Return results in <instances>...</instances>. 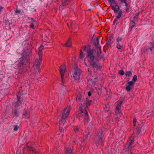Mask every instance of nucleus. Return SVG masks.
<instances>
[{
    "label": "nucleus",
    "mask_w": 154,
    "mask_h": 154,
    "mask_svg": "<svg viewBox=\"0 0 154 154\" xmlns=\"http://www.w3.org/2000/svg\"><path fill=\"white\" fill-rule=\"evenodd\" d=\"M87 57L89 58L88 62L90 66L96 70L100 69L101 67L99 66L98 61L94 56L93 50L87 48Z\"/></svg>",
    "instance_id": "1"
},
{
    "label": "nucleus",
    "mask_w": 154,
    "mask_h": 154,
    "mask_svg": "<svg viewBox=\"0 0 154 154\" xmlns=\"http://www.w3.org/2000/svg\"><path fill=\"white\" fill-rule=\"evenodd\" d=\"M38 56H39L38 57H40L42 58V51H38Z\"/></svg>",
    "instance_id": "40"
},
{
    "label": "nucleus",
    "mask_w": 154,
    "mask_h": 154,
    "mask_svg": "<svg viewBox=\"0 0 154 154\" xmlns=\"http://www.w3.org/2000/svg\"><path fill=\"white\" fill-rule=\"evenodd\" d=\"M20 64L22 65H26V63H28L29 62V57H25V56H22V57L20 58Z\"/></svg>",
    "instance_id": "6"
},
{
    "label": "nucleus",
    "mask_w": 154,
    "mask_h": 154,
    "mask_svg": "<svg viewBox=\"0 0 154 154\" xmlns=\"http://www.w3.org/2000/svg\"><path fill=\"white\" fill-rule=\"evenodd\" d=\"M35 25V24H34L33 23H32L30 25V27L32 29H34Z\"/></svg>",
    "instance_id": "46"
},
{
    "label": "nucleus",
    "mask_w": 154,
    "mask_h": 154,
    "mask_svg": "<svg viewBox=\"0 0 154 154\" xmlns=\"http://www.w3.org/2000/svg\"><path fill=\"white\" fill-rule=\"evenodd\" d=\"M87 98H86V105L87 106H89L91 103V100H88V101L87 100Z\"/></svg>",
    "instance_id": "33"
},
{
    "label": "nucleus",
    "mask_w": 154,
    "mask_h": 154,
    "mask_svg": "<svg viewBox=\"0 0 154 154\" xmlns=\"http://www.w3.org/2000/svg\"><path fill=\"white\" fill-rule=\"evenodd\" d=\"M26 147L24 148V151H26L28 152H29L31 151L33 152H35V149L32 146L31 143L30 142L27 143L26 145Z\"/></svg>",
    "instance_id": "7"
},
{
    "label": "nucleus",
    "mask_w": 154,
    "mask_h": 154,
    "mask_svg": "<svg viewBox=\"0 0 154 154\" xmlns=\"http://www.w3.org/2000/svg\"><path fill=\"white\" fill-rule=\"evenodd\" d=\"M137 80V76L136 75H134V76L133 77L132 80L133 82H135Z\"/></svg>",
    "instance_id": "37"
},
{
    "label": "nucleus",
    "mask_w": 154,
    "mask_h": 154,
    "mask_svg": "<svg viewBox=\"0 0 154 154\" xmlns=\"http://www.w3.org/2000/svg\"><path fill=\"white\" fill-rule=\"evenodd\" d=\"M120 106L118 105H117V106H116V109H120Z\"/></svg>",
    "instance_id": "50"
},
{
    "label": "nucleus",
    "mask_w": 154,
    "mask_h": 154,
    "mask_svg": "<svg viewBox=\"0 0 154 154\" xmlns=\"http://www.w3.org/2000/svg\"><path fill=\"white\" fill-rule=\"evenodd\" d=\"M88 74V75H91L92 72L91 71H90L88 68L87 69Z\"/></svg>",
    "instance_id": "48"
},
{
    "label": "nucleus",
    "mask_w": 154,
    "mask_h": 154,
    "mask_svg": "<svg viewBox=\"0 0 154 154\" xmlns=\"http://www.w3.org/2000/svg\"><path fill=\"white\" fill-rule=\"evenodd\" d=\"M44 48V46L42 45H41L38 48V51H42V50Z\"/></svg>",
    "instance_id": "42"
},
{
    "label": "nucleus",
    "mask_w": 154,
    "mask_h": 154,
    "mask_svg": "<svg viewBox=\"0 0 154 154\" xmlns=\"http://www.w3.org/2000/svg\"><path fill=\"white\" fill-rule=\"evenodd\" d=\"M99 43L98 38L97 37L94 42L95 46L96 48L97 49H98L99 47H99Z\"/></svg>",
    "instance_id": "22"
},
{
    "label": "nucleus",
    "mask_w": 154,
    "mask_h": 154,
    "mask_svg": "<svg viewBox=\"0 0 154 154\" xmlns=\"http://www.w3.org/2000/svg\"><path fill=\"white\" fill-rule=\"evenodd\" d=\"M119 73L121 75H124V72L123 70H121L119 71Z\"/></svg>",
    "instance_id": "44"
},
{
    "label": "nucleus",
    "mask_w": 154,
    "mask_h": 154,
    "mask_svg": "<svg viewBox=\"0 0 154 154\" xmlns=\"http://www.w3.org/2000/svg\"><path fill=\"white\" fill-rule=\"evenodd\" d=\"M120 109H116L115 110V112L116 115H118L120 112Z\"/></svg>",
    "instance_id": "35"
},
{
    "label": "nucleus",
    "mask_w": 154,
    "mask_h": 154,
    "mask_svg": "<svg viewBox=\"0 0 154 154\" xmlns=\"http://www.w3.org/2000/svg\"><path fill=\"white\" fill-rule=\"evenodd\" d=\"M23 116H24L25 118H28L29 117V113L28 111L24 110L23 113Z\"/></svg>",
    "instance_id": "21"
},
{
    "label": "nucleus",
    "mask_w": 154,
    "mask_h": 154,
    "mask_svg": "<svg viewBox=\"0 0 154 154\" xmlns=\"http://www.w3.org/2000/svg\"><path fill=\"white\" fill-rule=\"evenodd\" d=\"M75 131L76 132L79 131V128L77 127H75L74 128Z\"/></svg>",
    "instance_id": "47"
},
{
    "label": "nucleus",
    "mask_w": 154,
    "mask_h": 154,
    "mask_svg": "<svg viewBox=\"0 0 154 154\" xmlns=\"http://www.w3.org/2000/svg\"><path fill=\"white\" fill-rule=\"evenodd\" d=\"M69 0H62V3L60 6L59 9L60 10H62L65 8L68 4Z\"/></svg>",
    "instance_id": "9"
},
{
    "label": "nucleus",
    "mask_w": 154,
    "mask_h": 154,
    "mask_svg": "<svg viewBox=\"0 0 154 154\" xmlns=\"http://www.w3.org/2000/svg\"><path fill=\"white\" fill-rule=\"evenodd\" d=\"M70 38L66 42V43L65 44L63 45L66 46V47H70L71 45V42L70 41Z\"/></svg>",
    "instance_id": "23"
},
{
    "label": "nucleus",
    "mask_w": 154,
    "mask_h": 154,
    "mask_svg": "<svg viewBox=\"0 0 154 154\" xmlns=\"http://www.w3.org/2000/svg\"><path fill=\"white\" fill-rule=\"evenodd\" d=\"M116 47L118 49H121L122 50H124L123 47L121 46L119 43H117Z\"/></svg>",
    "instance_id": "28"
},
{
    "label": "nucleus",
    "mask_w": 154,
    "mask_h": 154,
    "mask_svg": "<svg viewBox=\"0 0 154 154\" xmlns=\"http://www.w3.org/2000/svg\"><path fill=\"white\" fill-rule=\"evenodd\" d=\"M61 125H62V126L60 125V132H62V131H63V129L62 128V126H63V125H64V124L63 125V123H62Z\"/></svg>",
    "instance_id": "38"
},
{
    "label": "nucleus",
    "mask_w": 154,
    "mask_h": 154,
    "mask_svg": "<svg viewBox=\"0 0 154 154\" xmlns=\"http://www.w3.org/2000/svg\"><path fill=\"white\" fill-rule=\"evenodd\" d=\"M66 69H60V72L61 75V78L64 77V74Z\"/></svg>",
    "instance_id": "25"
},
{
    "label": "nucleus",
    "mask_w": 154,
    "mask_h": 154,
    "mask_svg": "<svg viewBox=\"0 0 154 154\" xmlns=\"http://www.w3.org/2000/svg\"><path fill=\"white\" fill-rule=\"evenodd\" d=\"M133 142V140H129L127 142L125 146V148L126 149V150H125V151L128 150L130 145L132 144Z\"/></svg>",
    "instance_id": "15"
},
{
    "label": "nucleus",
    "mask_w": 154,
    "mask_h": 154,
    "mask_svg": "<svg viewBox=\"0 0 154 154\" xmlns=\"http://www.w3.org/2000/svg\"><path fill=\"white\" fill-rule=\"evenodd\" d=\"M42 60V58L41 57H38V60L37 62H36V63L33 66L34 68H35L36 69H37L36 73L38 75V72L39 70V65L40 64V62Z\"/></svg>",
    "instance_id": "10"
},
{
    "label": "nucleus",
    "mask_w": 154,
    "mask_h": 154,
    "mask_svg": "<svg viewBox=\"0 0 154 154\" xmlns=\"http://www.w3.org/2000/svg\"><path fill=\"white\" fill-rule=\"evenodd\" d=\"M110 6L112 7V9L114 10L115 13H116L119 10V7L117 5H116L115 6H113L112 4L110 5Z\"/></svg>",
    "instance_id": "17"
},
{
    "label": "nucleus",
    "mask_w": 154,
    "mask_h": 154,
    "mask_svg": "<svg viewBox=\"0 0 154 154\" xmlns=\"http://www.w3.org/2000/svg\"><path fill=\"white\" fill-rule=\"evenodd\" d=\"M71 107H69L68 108H66L64 109L63 110L61 111V119L59 122V124L60 125L63 123V125L66 122V119L69 116L70 112L71 110Z\"/></svg>",
    "instance_id": "2"
},
{
    "label": "nucleus",
    "mask_w": 154,
    "mask_h": 154,
    "mask_svg": "<svg viewBox=\"0 0 154 154\" xmlns=\"http://www.w3.org/2000/svg\"><path fill=\"white\" fill-rule=\"evenodd\" d=\"M138 15H136L132 18H131V21L134 24H135V22L138 21Z\"/></svg>",
    "instance_id": "20"
},
{
    "label": "nucleus",
    "mask_w": 154,
    "mask_h": 154,
    "mask_svg": "<svg viewBox=\"0 0 154 154\" xmlns=\"http://www.w3.org/2000/svg\"><path fill=\"white\" fill-rule=\"evenodd\" d=\"M122 39L121 38L118 37L117 38V40L118 42V43H119V42L121 41Z\"/></svg>",
    "instance_id": "49"
},
{
    "label": "nucleus",
    "mask_w": 154,
    "mask_h": 154,
    "mask_svg": "<svg viewBox=\"0 0 154 154\" xmlns=\"http://www.w3.org/2000/svg\"><path fill=\"white\" fill-rule=\"evenodd\" d=\"M109 2L111 3V4H112L113 3L116 4V1L115 0H108Z\"/></svg>",
    "instance_id": "41"
},
{
    "label": "nucleus",
    "mask_w": 154,
    "mask_h": 154,
    "mask_svg": "<svg viewBox=\"0 0 154 154\" xmlns=\"http://www.w3.org/2000/svg\"><path fill=\"white\" fill-rule=\"evenodd\" d=\"M31 20L33 21V22L35 23L36 22V21L33 18H31Z\"/></svg>",
    "instance_id": "53"
},
{
    "label": "nucleus",
    "mask_w": 154,
    "mask_h": 154,
    "mask_svg": "<svg viewBox=\"0 0 154 154\" xmlns=\"http://www.w3.org/2000/svg\"><path fill=\"white\" fill-rule=\"evenodd\" d=\"M125 74L126 76L128 77H131L132 75V73L130 71L126 72Z\"/></svg>",
    "instance_id": "26"
},
{
    "label": "nucleus",
    "mask_w": 154,
    "mask_h": 154,
    "mask_svg": "<svg viewBox=\"0 0 154 154\" xmlns=\"http://www.w3.org/2000/svg\"><path fill=\"white\" fill-rule=\"evenodd\" d=\"M84 63H85V65L86 66H88V65H87V64L85 62H85H84Z\"/></svg>",
    "instance_id": "59"
},
{
    "label": "nucleus",
    "mask_w": 154,
    "mask_h": 154,
    "mask_svg": "<svg viewBox=\"0 0 154 154\" xmlns=\"http://www.w3.org/2000/svg\"><path fill=\"white\" fill-rule=\"evenodd\" d=\"M76 100L79 102H82L84 100V97L82 95L80 94H79L77 96Z\"/></svg>",
    "instance_id": "12"
},
{
    "label": "nucleus",
    "mask_w": 154,
    "mask_h": 154,
    "mask_svg": "<svg viewBox=\"0 0 154 154\" xmlns=\"http://www.w3.org/2000/svg\"><path fill=\"white\" fill-rule=\"evenodd\" d=\"M79 108L80 109L82 113H83V111H84V109H83V105L82 103H80L79 104Z\"/></svg>",
    "instance_id": "29"
},
{
    "label": "nucleus",
    "mask_w": 154,
    "mask_h": 154,
    "mask_svg": "<svg viewBox=\"0 0 154 154\" xmlns=\"http://www.w3.org/2000/svg\"><path fill=\"white\" fill-rule=\"evenodd\" d=\"M154 47V44L151 43V44H150V46L149 47V48H148V49H149L150 50L152 51V49ZM147 50V49H146V50Z\"/></svg>",
    "instance_id": "34"
},
{
    "label": "nucleus",
    "mask_w": 154,
    "mask_h": 154,
    "mask_svg": "<svg viewBox=\"0 0 154 154\" xmlns=\"http://www.w3.org/2000/svg\"><path fill=\"white\" fill-rule=\"evenodd\" d=\"M88 95L89 96H90L91 95V93L90 92H89L88 93Z\"/></svg>",
    "instance_id": "55"
},
{
    "label": "nucleus",
    "mask_w": 154,
    "mask_h": 154,
    "mask_svg": "<svg viewBox=\"0 0 154 154\" xmlns=\"http://www.w3.org/2000/svg\"><path fill=\"white\" fill-rule=\"evenodd\" d=\"M134 83L132 81H129L127 83V85L126 86L125 89L127 92L130 91L133 88Z\"/></svg>",
    "instance_id": "11"
},
{
    "label": "nucleus",
    "mask_w": 154,
    "mask_h": 154,
    "mask_svg": "<svg viewBox=\"0 0 154 154\" xmlns=\"http://www.w3.org/2000/svg\"><path fill=\"white\" fill-rule=\"evenodd\" d=\"M72 148L71 147H69L67 148L66 151V154H73L72 152Z\"/></svg>",
    "instance_id": "19"
},
{
    "label": "nucleus",
    "mask_w": 154,
    "mask_h": 154,
    "mask_svg": "<svg viewBox=\"0 0 154 154\" xmlns=\"http://www.w3.org/2000/svg\"><path fill=\"white\" fill-rule=\"evenodd\" d=\"M73 72V77L75 80H79L80 79V75L82 71L77 67L74 68Z\"/></svg>",
    "instance_id": "4"
},
{
    "label": "nucleus",
    "mask_w": 154,
    "mask_h": 154,
    "mask_svg": "<svg viewBox=\"0 0 154 154\" xmlns=\"http://www.w3.org/2000/svg\"><path fill=\"white\" fill-rule=\"evenodd\" d=\"M95 52L97 53V56L100 59L104 60V53L105 52H102L101 51L100 47H99L98 49L94 50Z\"/></svg>",
    "instance_id": "5"
},
{
    "label": "nucleus",
    "mask_w": 154,
    "mask_h": 154,
    "mask_svg": "<svg viewBox=\"0 0 154 154\" xmlns=\"http://www.w3.org/2000/svg\"><path fill=\"white\" fill-rule=\"evenodd\" d=\"M20 113V111L17 108H15V109L13 110L12 111V114H14L15 117H16L19 116Z\"/></svg>",
    "instance_id": "14"
},
{
    "label": "nucleus",
    "mask_w": 154,
    "mask_h": 154,
    "mask_svg": "<svg viewBox=\"0 0 154 154\" xmlns=\"http://www.w3.org/2000/svg\"><path fill=\"white\" fill-rule=\"evenodd\" d=\"M21 10L17 9L15 11V13L16 14H20L21 12Z\"/></svg>",
    "instance_id": "45"
},
{
    "label": "nucleus",
    "mask_w": 154,
    "mask_h": 154,
    "mask_svg": "<svg viewBox=\"0 0 154 154\" xmlns=\"http://www.w3.org/2000/svg\"><path fill=\"white\" fill-rule=\"evenodd\" d=\"M61 78V85L64 86V77H63L62 78Z\"/></svg>",
    "instance_id": "43"
},
{
    "label": "nucleus",
    "mask_w": 154,
    "mask_h": 154,
    "mask_svg": "<svg viewBox=\"0 0 154 154\" xmlns=\"http://www.w3.org/2000/svg\"><path fill=\"white\" fill-rule=\"evenodd\" d=\"M36 71H37V69H35V72L33 73L32 74V76H34V78H35V77L36 76H37L38 75H39V72H38V75H37V73H36Z\"/></svg>",
    "instance_id": "30"
},
{
    "label": "nucleus",
    "mask_w": 154,
    "mask_h": 154,
    "mask_svg": "<svg viewBox=\"0 0 154 154\" xmlns=\"http://www.w3.org/2000/svg\"><path fill=\"white\" fill-rule=\"evenodd\" d=\"M122 101H120L119 103H121V104H122Z\"/></svg>",
    "instance_id": "60"
},
{
    "label": "nucleus",
    "mask_w": 154,
    "mask_h": 154,
    "mask_svg": "<svg viewBox=\"0 0 154 154\" xmlns=\"http://www.w3.org/2000/svg\"><path fill=\"white\" fill-rule=\"evenodd\" d=\"M98 78L97 76H96V77H95V78H94V79L96 80Z\"/></svg>",
    "instance_id": "56"
},
{
    "label": "nucleus",
    "mask_w": 154,
    "mask_h": 154,
    "mask_svg": "<svg viewBox=\"0 0 154 154\" xmlns=\"http://www.w3.org/2000/svg\"><path fill=\"white\" fill-rule=\"evenodd\" d=\"M131 154H134V153L133 152H131Z\"/></svg>",
    "instance_id": "63"
},
{
    "label": "nucleus",
    "mask_w": 154,
    "mask_h": 154,
    "mask_svg": "<svg viewBox=\"0 0 154 154\" xmlns=\"http://www.w3.org/2000/svg\"><path fill=\"white\" fill-rule=\"evenodd\" d=\"M67 26H68V28H69V25H68V23H67Z\"/></svg>",
    "instance_id": "62"
},
{
    "label": "nucleus",
    "mask_w": 154,
    "mask_h": 154,
    "mask_svg": "<svg viewBox=\"0 0 154 154\" xmlns=\"http://www.w3.org/2000/svg\"><path fill=\"white\" fill-rule=\"evenodd\" d=\"M118 105L120 106H121V103H118Z\"/></svg>",
    "instance_id": "58"
},
{
    "label": "nucleus",
    "mask_w": 154,
    "mask_h": 154,
    "mask_svg": "<svg viewBox=\"0 0 154 154\" xmlns=\"http://www.w3.org/2000/svg\"><path fill=\"white\" fill-rule=\"evenodd\" d=\"M31 51L30 50L27 49L24 51L22 53L23 56L25 57H29V55L31 53Z\"/></svg>",
    "instance_id": "13"
},
{
    "label": "nucleus",
    "mask_w": 154,
    "mask_h": 154,
    "mask_svg": "<svg viewBox=\"0 0 154 154\" xmlns=\"http://www.w3.org/2000/svg\"><path fill=\"white\" fill-rule=\"evenodd\" d=\"M89 134V133L86 131H84L83 133V135L85 138H87Z\"/></svg>",
    "instance_id": "32"
},
{
    "label": "nucleus",
    "mask_w": 154,
    "mask_h": 154,
    "mask_svg": "<svg viewBox=\"0 0 154 154\" xmlns=\"http://www.w3.org/2000/svg\"><path fill=\"white\" fill-rule=\"evenodd\" d=\"M99 140L96 142L97 144L102 145L103 144V140L102 138H99Z\"/></svg>",
    "instance_id": "27"
},
{
    "label": "nucleus",
    "mask_w": 154,
    "mask_h": 154,
    "mask_svg": "<svg viewBox=\"0 0 154 154\" xmlns=\"http://www.w3.org/2000/svg\"><path fill=\"white\" fill-rule=\"evenodd\" d=\"M85 56V55L83 54L82 50H80V54L79 56V58L82 59Z\"/></svg>",
    "instance_id": "24"
},
{
    "label": "nucleus",
    "mask_w": 154,
    "mask_h": 154,
    "mask_svg": "<svg viewBox=\"0 0 154 154\" xmlns=\"http://www.w3.org/2000/svg\"><path fill=\"white\" fill-rule=\"evenodd\" d=\"M60 69H66V66L65 65H61L60 67Z\"/></svg>",
    "instance_id": "39"
},
{
    "label": "nucleus",
    "mask_w": 154,
    "mask_h": 154,
    "mask_svg": "<svg viewBox=\"0 0 154 154\" xmlns=\"http://www.w3.org/2000/svg\"><path fill=\"white\" fill-rule=\"evenodd\" d=\"M19 126L17 125H16L14 126V130L15 131H17L19 128Z\"/></svg>",
    "instance_id": "36"
},
{
    "label": "nucleus",
    "mask_w": 154,
    "mask_h": 154,
    "mask_svg": "<svg viewBox=\"0 0 154 154\" xmlns=\"http://www.w3.org/2000/svg\"><path fill=\"white\" fill-rule=\"evenodd\" d=\"M17 101L14 103V106L15 108H17L20 106L22 103L21 101L22 100V94L21 92L19 91L18 94H17Z\"/></svg>",
    "instance_id": "3"
},
{
    "label": "nucleus",
    "mask_w": 154,
    "mask_h": 154,
    "mask_svg": "<svg viewBox=\"0 0 154 154\" xmlns=\"http://www.w3.org/2000/svg\"><path fill=\"white\" fill-rule=\"evenodd\" d=\"M113 35H112L111 37H110L109 38L107 39L106 41V44L109 46H110L111 45L112 43V40L113 38V37H112Z\"/></svg>",
    "instance_id": "18"
},
{
    "label": "nucleus",
    "mask_w": 154,
    "mask_h": 154,
    "mask_svg": "<svg viewBox=\"0 0 154 154\" xmlns=\"http://www.w3.org/2000/svg\"><path fill=\"white\" fill-rule=\"evenodd\" d=\"M136 119H134L133 121V124H134L136 122ZM135 125H134V126Z\"/></svg>",
    "instance_id": "51"
},
{
    "label": "nucleus",
    "mask_w": 154,
    "mask_h": 154,
    "mask_svg": "<svg viewBox=\"0 0 154 154\" xmlns=\"http://www.w3.org/2000/svg\"><path fill=\"white\" fill-rule=\"evenodd\" d=\"M3 8L2 7H1L0 6V11L2 10Z\"/></svg>",
    "instance_id": "57"
},
{
    "label": "nucleus",
    "mask_w": 154,
    "mask_h": 154,
    "mask_svg": "<svg viewBox=\"0 0 154 154\" xmlns=\"http://www.w3.org/2000/svg\"><path fill=\"white\" fill-rule=\"evenodd\" d=\"M84 51H85L86 50V48L85 47H84L83 48Z\"/></svg>",
    "instance_id": "54"
},
{
    "label": "nucleus",
    "mask_w": 154,
    "mask_h": 154,
    "mask_svg": "<svg viewBox=\"0 0 154 154\" xmlns=\"http://www.w3.org/2000/svg\"><path fill=\"white\" fill-rule=\"evenodd\" d=\"M134 25H132L131 27V28H132L133 27H134Z\"/></svg>",
    "instance_id": "61"
},
{
    "label": "nucleus",
    "mask_w": 154,
    "mask_h": 154,
    "mask_svg": "<svg viewBox=\"0 0 154 154\" xmlns=\"http://www.w3.org/2000/svg\"><path fill=\"white\" fill-rule=\"evenodd\" d=\"M82 116L84 117V121L85 122L84 124L85 125L87 124L90 120L88 116V112L86 110H85L83 112Z\"/></svg>",
    "instance_id": "8"
},
{
    "label": "nucleus",
    "mask_w": 154,
    "mask_h": 154,
    "mask_svg": "<svg viewBox=\"0 0 154 154\" xmlns=\"http://www.w3.org/2000/svg\"><path fill=\"white\" fill-rule=\"evenodd\" d=\"M19 63H18V66H17V67L20 68V67H21V64H20Z\"/></svg>",
    "instance_id": "52"
},
{
    "label": "nucleus",
    "mask_w": 154,
    "mask_h": 154,
    "mask_svg": "<svg viewBox=\"0 0 154 154\" xmlns=\"http://www.w3.org/2000/svg\"><path fill=\"white\" fill-rule=\"evenodd\" d=\"M97 136L98 138H102L104 136L103 131L102 129H99L97 132Z\"/></svg>",
    "instance_id": "16"
},
{
    "label": "nucleus",
    "mask_w": 154,
    "mask_h": 154,
    "mask_svg": "<svg viewBox=\"0 0 154 154\" xmlns=\"http://www.w3.org/2000/svg\"><path fill=\"white\" fill-rule=\"evenodd\" d=\"M122 14V11H119L118 13V15L116 17V18L117 19H119L121 17Z\"/></svg>",
    "instance_id": "31"
}]
</instances>
